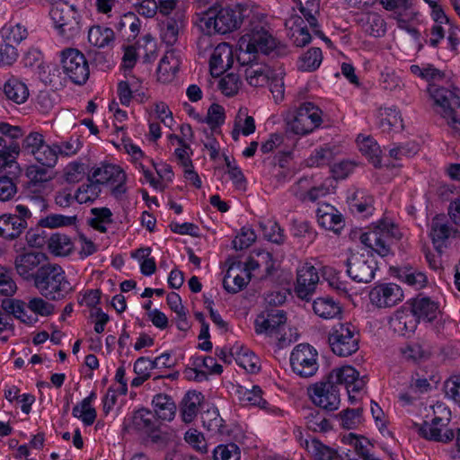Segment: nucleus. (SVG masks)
<instances>
[{"label": "nucleus", "mask_w": 460, "mask_h": 460, "mask_svg": "<svg viewBox=\"0 0 460 460\" xmlns=\"http://www.w3.org/2000/svg\"><path fill=\"white\" fill-rule=\"evenodd\" d=\"M32 283L40 295L49 301L62 300L73 291L65 270L58 263L40 266Z\"/></svg>", "instance_id": "obj_1"}, {"label": "nucleus", "mask_w": 460, "mask_h": 460, "mask_svg": "<svg viewBox=\"0 0 460 460\" xmlns=\"http://www.w3.org/2000/svg\"><path fill=\"white\" fill-rule=\"evenodd\" d=\"M277 49V42L261 22L251 24L238 40L237 61L242 66L252 63L259 52L269 55Z\"/></svg>", "instance_id": "obj_2"}, {"label": "nucleus", "mask_w": 460, "mask_h": 460, "mask_svg": "<svg viewBox=\"0 0 460 460\" xmlns=\"http://www.w3.org/2000/svg\"><path fill=\"white\" fill-rule=\"evenodd\" d=\"M243 20V9L240 4L210 8L200 18V28L208 34L217 32L226 34L239 28Z\"/></svg>", "instance_id": "obj_3"}, {"label": "nucleus", "mask_w": 460, "mask_h": 460, "mask_svg": "<svg viewBox=\"0 0 460 460\" xmlns=\"http://www.w3.org/2000/svg\"><path fill=\"white\" fill-rule=\"evenodd\" d=\"M428 93L452 133L460 136V96L455 91L436 84H429Z\"/></svg>", "instance_id": "obj_4"}, {"label": "nucleus", "mask_w": 460, "mask_h": 460, "mask_svg": "<svg viewBox=\"0 0 460 460\" xmlns=\"http://www.w3.org/2000/svg\"><path fill=\"white\" fill-rule=\"evenodd\" d=\"M50 16L63 38L72 40L79 35L80 15L73 5L66 2L56 3L50 10Z\"/></svg>", "instance_id": "obj_5"}, {"label": "nucleus", "mask_w": 460, "mask_h": 460, "mask_svg": "<svg viewBox=\"0 0 460 460\" xmlns=\"http://www.w3.org/2000/svg\"><path fill=\"white\" fill-rule=\"evenodd\" d=\"M398 237L397 227L390 222L380 220L373 230L363 233L360 242L381 257L392 254L390 239Z\"/></svg>", "instance_id": "obj_6"}, {"label": "nucleus", "mask_w": 460, "mask_h": 460, "mask_svg": "<svg viewBox=\"0 0 460 460\" xmlns=\"http://www.w3.org/2000/svg\"><path fill=\"white\" fill-rule=\"evenodd\" d=\"M292 372L301 378H310L318 372L319 356L317 350L307 343L297 344L289 357Z\"/></svg>", "instance_id": "obj_7"}, {"label": "nucleus", "mask_w": 460, "mask_h": 460, "mask_svg": "<svg viewBox=\"0 0 460 460\" xmlns=\"http://www.w3.org/2000/svg\"><path fill=\"white\" fill-rule=\"evenodd\" d=\"M328 341L334 354L348 357L358 349L359 333L351 323H338L332 329Z\"/></svg>", "instance_id": "obj_8"}, {"label": "nucleus", "mask_w": 460, "mask_h": 460, "mask_svg": "<svg viewBox=\"0 0 460 460\" xmlns=\"http://www.w3.org/2000/svg\"><path fill=\"white\" fill-rule=\"evenodd\" d=\"M307 394L312 402L326 411H336L341 403L340 389L327 376L307 387Z\"/></svg>", "instance_id": "obj_9"}, {"label": "nucleus", "mask_w": 460, "mask_h": 460, "mask_svg": "<svg viewBox=\"0 0 460 460\" xmlns=\"http://www.w3.org/2000/svg\"><path fill=\"white\" fill-rule=\"evenodd\" d=\"M126 180L125 172L119 166L111 164H102L93 167L88 175V181H94L100 187L103 184L113 186L112 194L116 198L121 197L126 192Z\"/></svg>", "instance_id": "obj_10"}, {"label": "nucleus", "mask_w": 460, "mask_h": 460, "mask_svg": "<svg viewBox=\"0 0 460 460\" xmlns=\"http://www.w3.org/2000/svg\"><path fill=\"white\" fill-rule=\"evenodd\" d=\"M63 72L75 84L82 85L89 78V65L84 55L76 49H66L61 52Z\"/></svg>", "instance_id": "obj_11"}, {"label": "nucleus", "mask_w": 460, "mask_h": 460, "mask_svg": "<svg viewBox=\"0 0 460 460\" xmlns=\"http://www.w3.org/2000/svg\"><path fill=\"white\" fill-rule=\"evenodd\" d=\"M321 110L313 102H304L288 123V130L296 135H306L321 125Z\"/></svg>", "instance_id": "obj_12"}, {"label": "nucleus", "mask_w": 460, "mask_h": 460, "mask_svg": "<svg viewBox=\"0 0 460 460\" xmlns=\"http://www.w3.org/2000/svg\"><path fill=\"white\" fill-rule=\"evenodd\" d=\"M346 272L349 278L358 283H369L377 270V263L369 254H351L346 261Z\"/></svg>", "instance_id": "obj_13"}, {"label": "nucleus", "mask_w": 460, "mask_h": 460, "mask_svg": "<svg viewBox=\"0 0 460 460\" xmlns=\"http://www.w3.org/2000/svg\"><path fill=\"white\" fill-rule=\"evenodd\" d=\"M286 322L287 314L284 310L278 308L268 309L256 317L254 321L255 332L278 338V334Z\"/></svg>", "instance_id": "obj_14"}, {"label": "nucleus", "mask_w": 460, "mask_h": 460, "mask_svg": "<svg viewBox=\"0 0 460 460\" xmlns=\"http://www.w3.org/2000/svg\"><path fill=\"white\" fill-rule=\"evenodd\" d=\"M369 299L371 304L378 308L392 307L403 299V292L394 283L379 284L370 290Z\"/></svg>", "instance_id": "obj_15"}, {"label": "nucleus", "mask_w": 460, "mask_h": 460, "mask_svg": "<svg viewBox=\"0 0 460 460\" xmlns=\"http://www.w3.org/2000/svg\"><path fill=\"white\" fill-rule=\"evenodd\" d=\"M443 412L445 413L444 416L434 417L431 423L425 421L422 425L419 426L418 432L422 438L444 443L449 442L454 438L455 434L452 429H448L444 434H441L442 428L446 427L450 420V411L443 408Z\"/></svg>", "instance_id": "obj_16"}, {"label": "nucleus", "mask_w": 460, "mask_h": 460, "mask_svg": "<svg viewBox=\"0 0 460 460\" xmlns=\"http://www.w3.org/2000/svg\"><path fill=\"white\" fill-rule=\"evenodd\" d=\"M319 282V275L317 270L310 263H305L298 268L296 273V283L295 292L296 296L309 301L315 291Z\"/></svg>", "instance_id": "obj_17"}, {"label": "nucleus", "mask_w": 460, "mask_h": 460, "mask_svg": "<svg viewBox=\"0 0 460 460\" xmlns=\"http://www.w3.org/2000/svg\"><path fill=\"white\" fill-rule=\"evenodd\" d=\"M47 256L40 252L20 254L14 260L16 272L22 279L33 282L37 275V270L47 263Z\"/></svg>", "instance_id": "obj_18"}, {"label": "nucleus", "mask_w": 460, "mask_h": 460, "mask_svg": "<svg viewBox=\"0 0 460 460\" xmlns=\"http://www.w3.org/2000/svg\"><path fill=\"white\" fill-rule=\"evenodd\" d=\"M328 378L338 385H344L350 392H358L362 390L366 385L363 378H359V373L350 366H345L341 368H335L327 375Z\"/></svg>", "instance_id": "obj_19"}, {"label": "nucleus", "mask_w": 460, "mask_h": 460, "mask_svg": "<svg viewBox=\"0 0 460 460\" xmlns=\"http://www.w3.org/2000/svg\"><path fill=\"white\" fill-rule=\"evenodd\" d=\"M234 62L233 50L228 43L218 44L213 50L209 59L210 74L214 77L220 76L228 70Z\"/></svg>", "instance_id": "obj_20"}, {"label": "nucleus", "mask_w": 460, "mask_h": 460, "mask_svg": "<svg viewBox=\"0 0 460 460\" xmlns=\"http://www.w3.org/2000/svg\"><path fill=\"white\" fill-rule=\"evenodd\" d=\"M411 312L418 322H432L438 314V305L427 296H417L411 300Z\"/></svg>", "instance_id": "obj_21"}, {"label": "nucleus", "mask_w": 460, "mask_h": 460, "mask_svg": "<svg viewBox=\"0 0 460 460\" xmlns=\"http://www.w3.org/2000/svg\"><path fill=\"white\" fill-rule=\"evenodd\" d=\"M317 221L325 229L335 233L343 227L342 216L332 205L323 203L316 210Z\"/></svg>", "instance_id": "obj_22"}, {"label": "nucleus", "mask_w": 460, "mask_h": 460, "mask_svg": "<svg viewBox=\"0 0 460 460\" xmlns=\"http://www.w3.org/2000/svg\"><path fill=\"white\" fill-rule=\"evenodd\" d=\"M285 26L288 30V36L296 47H304L311 41V35L305 21L299 15H293L286 21Z\"/></svg>", "instance_id": "obj_23"}, {"label": "nucleus", "mask_w": 460, "mask_h": 460, "mask_svg": "<svg viewBox=\"0 0 460 460\" xmlns=\"http://www.w3.org/2000/svg\"><path fill=\"white\" fill-rule=\"evenodd\" d=\"M185 26V13L177 10L173 16L168 18L162 31V40L167 46H173L179 37V33Z\"/></svg>", "instance_id": "obj_24"}, {"label": "nucleus", "mask_w": 460, "mask_h": 460, "mask_svg": "<svg viewBox=\"0 0 460 460\" xmlns=\"http://www.w3.org/2000/svg\"><path fill=\"white\" fill-rule=\"evenodd\" d=\"M417 322L411 312L396 311L391 317L389 323L394 332L405 336L416 330Z\"/></svg>", "instance_id": "obj_25"}, {"label": "nucleus", "mask_w": 460, "mask_h": 460, "mask_svg": "<svg viewBox=\"0 0 460 460\" xmlns=\"http://www.w3.org/2000/svg\"><path fill=\"white\" fill-rule=\"evenodd\" d=\"M451 227L445 222V216L437 215L431 222L430 237L435 249L438 253L442 252L445 242L448 239Z\"/></svg>", "instance_id": "obj_26"}, {"label": "nucleus", "mask_w": 460, "mask_h": 460, "mask_svg": "<svg viewBox=\"0 0 460 460\" xmlns=\"http://www.w3.org/2000/svg\"><path fill=\"white\" fill-rule=\"evenodd\" d=\"M118 32L128 41L134 40L140 31V21L133 13H127L119 17L115 24Z\"/></svg>", "instance_id": "obj_27"}, {"label": "nucleus", "mask_w": 460, "mask_h": 460, "mask_svg": "<svg viewBox=\"0 0 460 460\" xmlns=\"http://www.w3.org/2000/svg\"><path fill=\"white\" fill-rule=\"evenodd\" d=\"M4 93L8 100L17 104L24 103L30 95L27 84L13 76L4 84Z\"/></svg>", "instance_id": "obj_28"}, {"label": "nucleus", "mask_w": 460, "mask_h": 460, "mask_svg": "<svg viewBox=\"0 0 460 460\" xmlns=\"http://www.w3.org/2000/svg\"><path fill=\"white\" fill-rule=\"evenodd\" d=\"M2 308L4 312L13 314L15 318L27 324H33L38 322V317L27 312V303L19 299H5L2 302Z\"/></svg>", "instance_id": "obj_29"}, {"label": "nucleus", "mask_w": 460, "mask_h": 460, "mask_svg": "<svg viewBox=\"0 0 460 460\" xmlns=\"http://www.w3.org/2000/svg\"><path fill=\"white\" fill-rule=\"evenodd\" d=\"M244 70L245 78L248 84L253 87H262L270 80L273 70L268 66H260L250 63Z\"/></svg>", "instance_id": "obj_30"}, {"label": "nucleus", "mask_w": 460, "mask_h": 460, "mask_svg": "<svg viewBox=\"0 0 460 460\" xmlns=\"http://www.w3.org/2000/svg\"><path fill=\"white\" fill-rule=\"evenodd\" d=\"M202 395L196 391L188 392L182 399L181 414L185 423L191 422L197 416L202 401Z\"/></svg>", "instance_id": "obj_31"}, {"label": "nucleus", "mask_w": 460, "mask_h": 460, "mask_svg": "<svg viewBox=\"0 0 460 460\" xmlns=\"http://www.w3.org/2000/svg\"><path fill=\"white\" fill-rule=\"evenodd\" d=\"M133 428L148 435L155 429L159 428L156 415L150 410L140 409L137 411L132 418Z\"/></svg>", "instance_id": "obj_32"}, {"label": "nucleus", "mask_w": 460, "mask_h": 460, "mask_svg": "<svg viewBox=\"0 0 460 460\" xmlns=\"http://www.w3.org/2000/svg\"><path fill=\"white\" fill-rule=\"evenodd\" d=\"M115 40L112 29L101 25H93L88 31V41L91 45L102 49L110 47Z\"/></svg>", "instance_id": "obj_33"}, {"label": "nucleus", "mask_w": 460, "mask_h": 460, "mask_svg": "<svg viewBox=\"0 0 460 460\" xmlns=\"http://www.w3.org/2000/svg\"><path fill=\"white\" fill-rule=\"evenodd\" d=\"M155 413L163 420H172L176 412V405L173 400L167 394H158L152 401Z\"/></svg>", "instance_id": "obj_34"}, {"label": "nucleus", "mask_w": 460, "mask_h": 460, "mask_svg": "<svg viewBox=\"0 0 460 460\" xmlns=\"http://www.w3.org/2000/svg\"><path fill=\"white\" fill-rule=\"evenodd\" d=\"M25 225L10 214L0 216V236L8 240L18 238L25 230Z\"/></svg>", "instance_id": "obj_35"}, {"label": "nucleus", "mask_w": 460, "mask_h": 460, "mask_svg": "<svg viewBox=\"0 0 460 460\" xmlns=\"http://www.w3.org/2000/svg\"><path fill=\"white\" fill-rule=\"evenodd\" d=\"M179 69V60L172 52H167L157 67L158 80L164 84L171 82Z\"/></svg>", "instance_id": "obj_36"}, {"label": "nucleus", "mask_w": 460, "mask_h": 460, "mask_svg": "<svg viewBox=\"0 0 460 460\" xmlns=\"http://www.w3.org/2000/svg\"><path fill=\"white\" fill-rule=\"evenodd\" d=\"M313 310L323 319H332L341 314L340 305L329 296L315 299L313 303Z\"/></svg>", "instance_id": "obj_37"}, {"label": "nucleus", "mask_w": 460, "mask_h": 460, "mask_svg": "<svg viewBox=\"0 0 460 460\" xmlns=\"http://www.w3.org/2000/svg\"><path fill=\"white\" fill-rule=\"evenodd\" d=\"M49 250L57 256H66L74 248L71 238L62 233L53 234L48 241Z\"/></svg>", "instance_id": "obj_38"}, {"label": "nucleus", "mask_w": 460, "mask_h": 460, "mask_svg": "<svg viewBox=\"0 0 460 460\" xmlns=\"http://www.w3.org/2000/svg\"><path fill=\"white\" fill-rule=\"evenodd\" d=\"M94 398L95 394L91 393V394L84 398L80 404H77L73 408V416L80 419L86 426L92 425L96 419V411L91 406V402Z\"/></svg>", "instance_id": "obj_39"}, {"label": "nucleus", "mask_w": 460, "mask_h": 460, "mask_svg": "<svg viewBox=\"0 0 460 460\" xmlns=\"http://www.w3.org/2000/svg\"><path fill=\"white\" fill-rule=\"evenodd\" d=\"M203 427L214 434L225 435L227 430L224 425V420L220 417L217 408H211L201 415Z\"/></svg>", "instance_id": "obj_40"}, {"label": "nucleus", "mask_w": 460, "mask_h": 460, "mask_svg": "<svg viewBox=\"0 0 460 460\" xmlns=\"http://www.w3.org/2000/svg\"><path fill=\"white\" fill-rule=\"evenodd\" d=\"M307 450L315 460H343L336 450L317 439H312L310 443H307Z\"/></svg>", "instance_id": "obj_41"}, {"label": "nucleus", "mask_w": 460, "mask_h": 460, "mask_svg": "<svg viewBox=\"0 0 460 460\" xmlns=\"http://www.w3.org/2000/svg\"><path fill=\"white\" fill-rule=\"evenodd\" d=\"M359 151L362 155H366L369 161L376 167L381 165V149L377 142L370 137H363L362 140H358Z\"/></svg>", "instance_id": "obj_42"}, {"label": "nucleus", "mask_w": 460, "mask_h": 460, "mask_svg": "<svg viewBox=\"0 0 460 460\" xmlns=\"http://www.w3.org/2000/svg\"><path fill=\"white\" fill-rule=\"evenodd\" d=\"M234 270V264L229 267V269L226 271V274L223 280V286L224 288L229 292V293H237L243 288L246 287V285L249 282L250 279V273H246V278L239 275V274H233V271Z\"/></svg>", "instance_id": "obj_43"}, {"label": "nucleus", "mask_w": 460, "mask_h": 460, "mask_svg": "<svg viewBox=\"0 0 460 460\" xmlns=\"http://www.w3.org/2000/svg\"><path fill=\"white\" fill-rule=\"evenodd\" d=\"M305 420L307 429L314 432H326L332 428L327 418L316 409H310Z\"/></svg>", "instance_id": "obj_44"}, {"label": "nucleus", "mask_w": 460, "mask_h": 460, "mask_svg": "<svg viewBox=\"0 0 460 460\" xmlns=\"http://www.w3.org/2000/svg\"><path fill=\"white\" fill-rule=\"evenodd\" d=\"M364 30L367 34L379 38L385 35L386 23L380 14L370 13L367 15Z\"/></svg>", "instance_id": "obj_45"}, {"label": "nucleus", "mask_w": 460, "mask_h": 460, "mask_svg": "<svg viewBox=\"0 0 460 460\" xmlns=\"http://www.w3.org/2000/svg\"><path fill=\"white\" fill-rule=\"evenodd\" d=\"M86 184L81 185L75 193V199L78 203H93L96 200L102 191L101 187L93 181H88Z\"/></svg>", "instance_id": "obj_46"}, {"label": "nucleus", "mask_w": 460, "mask_h": 460, "mask_svg": "<svg viewBox=\"0 0 460 460\" xmlns=\"http://www.w3.org/2000/svg\"><path fill=\"white\" fill-rule=\"evenodd\" d=\"M238 393L240 394V401L244 405H253L264 409L268 404L262 398L261 389L257 385H253L251 390L241 388Z\"/></svg>", "instance_id": "obj_47"}, {"label": "nucleus", "mask_w": 460, "mask_h": 460, "mask_svg": "<svg viewBox=\"0 0 460 460\" xmlns=\"http://www.w3.org/2000/svg\"><path fill=\"white\" fill-rule=\"evenodd\" d=\"M323 60L322 50L319 48L308 49L299 60V69L302 71H314L319 67Z\"/></svg>", "instance_id": "obj_48"}, {"label": "nucleus", "mask_w": 460, "mask_h": 460, "mask_svg": "<svg viewBox=\"0 0 460 460\" xmlns=\"http://www.w3.org/2000/svg\"><path fill=\"white\" fill-rule=\"evenodd\" d=\"M344 439L353 446L357 454L363 460H379L370 454L369 447L371 446L369 441L364 437H357L352 433H349L348 437H344Z\"/></svg>", "instance_id": "obj_49"}, {"label": "nucleus", "mask_w": 460, "mask_h": 460, "mask_svg": "<svg viewBox=\"0 0 460 460\" xmlns=\"http://www.w3.org/2000/svg\"><path fill=\"white\" fill-rule=\"evenodd\" d=\"M236 363L249 373H257L260 370L259 358L248 349H241L236 353Z\"/></svg>", "instance_id": "obj_50"}, {"label": "nucleus", "mask_w": 460, "mask_h": 460, "mask_svg": "<svg viewBox=\"0 0 460 460\" xmlns=\"http://www.w3.org/2000/svg\"><path fill=\"white\" fill-rule=\"evenodd\" d=\"M19 177H10L3 175L0 177V200L9 201L13 199L18 192Z\"/></svg>", "instance_id": "obj_51"}, {"label": "nucleus", "mask_w": 460, "mask_h": 460, "mask_svg": "<svg viewBox=\"0 0 460 460\" xmlns=\"http://www.w3.org/2000/svg\"><path fill=\"white\" fill-rule=\"evenodd\" d=\"M34 158L46 167H54L58 162V153L53 145L44 143L33 155Z\"/></svg>", "instance_id": "obj_52"}, {"label": "nucleus", "mask_w": 460, "mask_h": 460, "mask_svg": "<svg viewBox=\"0 0 460 460\" xmlns=\"http://www.w3.org/2000/svg\"><path fill=\"white\" fill-rule=\"evenodd\" d=\"M28 310L33 314L36 317L49 316L54 314L55 305L49 301L43 299V297H32L27 303Z\"/></svg>", "instance_id": "obj_53"}, {"label": "nucleus", "mask_w": 460, "mask_h": 460, "mask_svg": "<svg viewBox=\"0 0 460 460\" xmlns=\"http://www.w3.org/2000/svg\"><path fill=\"white\" fill-rule=\"evenodd\" d=\"M76 217H66L59 214H50L39 220L38 226L41 227H61L75 225Z\"/></svg>", "instance_id": "obj_54"}, {"label": "nucleus", "mask_w": 460, "mask_h": 460, "mask_svg": "<svg viewBox=\"0 0 460 460\" xmlns=\"http://www.w3.org/2000/svg\"><path fill=\"white\" fill-rule=\"evenodd\" d=\"M333 158V150L330 146H325L314 150V154L307 159V164L309 166H323L330 164Z\"/></svg>", "instance_id": "obj_55"}, {"label": "nucleus", "mask_w": 460, "mask_h": 460, "mask_svg": "<svg viewBox=\"0 0 460 460\" xmlns=\"http://www.w3.org/2000/svg\"><path fill=\"white\" fill-rule=\"evenodd\" d=\"M260 226L263 231L266 239L275 243H283L285 235L283 229L275 221H268L267 223H260Z\"/></svg>", "instance_id": "obj_56"}, {"label": "nucleus", "mask_w": 460, "mask_h": 460, "mask_svg": "<svg viewBox=\"0 0 460 460\" xmlns=\"http://www.w3.org/2000/svg\"><path fill=\"white\" fill-rule=\"evenodd\" d=\"M17 290V285L13 279L11 270L0 266V294L5 296H12Z\"/></svg>", "instance_id": "obj_57"}, {"label": "nucleus", "mask_w": 460, "mask_h": 460, "mask_svg": "<svg viewBox=\"0 0 460 460\" xmlns=\"http://www.w3.org/2000/svg\"><path fill=\"white\" fill-rule=\"evenodd\" d=\"M214 460H240V449L234 443L217 446L213 452Z\"/></svg>", "instance_id": "obj_58"}, {"label": "nucleus", "mask_w": 460, "mask_h": 460, "mask_svg": "<svg viewBox=\"0 0 460 460\" xmlns=\"http://www.w3.org/2000/svg\"><path fill=\"white\" fill-rule=\"evenodd\" d=\"M385 116L380 121V126L384 131H390L394 128H402V119H401L400 112L394 109H385Z\"/></svg>", "instance_id": "obj_59"}, {"label": "nucleus", "mask_w": 460, "mask_h": 460, "mask_svg": "<svg viewBox=\"0 0 460 460\" xmlns=\"http://www.w3.org/2000/svg\"><path fill=\"white\" fill-rule=\"evenodd\" d=\"M58 155L71 156L75 155L82 147L78 137H71L68 140L54 144Z\"/></svg>", "instance_id": "obj_60"}, {"label": "nucleus", "mask_w": 460, "mask_h": 460, "mask_svg": "<svg viewBox=\"0 0 460 460\" xmlns=\"http://www.w3.org/2000/svg\"><path fill=\"white\" fill-rule=\"evenodd\" d=\"M341 426L347 429H355L361 422L362 409H347L339 414Z\"/></svg>", "instance_id": "obj_61"}, {"label": "nucleus", "mask_w": 460, "mask_h": 460, "mask_svg": "<svg viewBox=\"0 0 460 460\" xmlns=\"http://www.w3.org/2000/svg\"><path fill=\"white\" fill-rule=\"evenodd\" d=\"M242 83L239 76L234 73L227 74L219 82V88L226 96L236 94Z\"/></svg>", "instance_id": "obj_62"}, {"label": "nucleus", "mask_w": 460, "mask_h": 460, "mask_svg": "<svg viewBox=\"0 0 460 460\" xmlns=\"http://www.w3.org/2000/svg\"><path fill=\"white\" fill-rule=\"evenodd\" d=\"M4 40L12 44H19L28 36L27 29L21 23H16L15 25H11L8 28H4Z\"/></svg>", "instance_id": "obj_63"}, {"label": "nucleus", "mask_w": 460, "mask_h": 460, "mask_svg": "<svg viewBox=\"0 0 460 460\" xmlns=\"http://www.w3.org/2000/svg\"><path fill=\"white\" fill-rule=\"evenodd\" d=\"M147 436L151 442L157 445L160 448L168 447L170 444L174 443L176 439V435L173 431H163L158 428L155 429Z\"/></svg>", "instance_id": "obj_64"}]
</instances>
